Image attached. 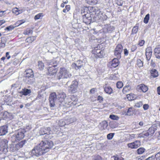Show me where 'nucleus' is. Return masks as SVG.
Masks as SVG:
<instances>
[{
    "label": "nucleus",
    "mask_w": 160,
    "mask_h": 160,
    "mask_svg": "<svg viewBox=\"0 0 160 160\" xmlns=\"http://www.w3.org/2000/svg\"><path fill=\"white\" fill-rule=\"evenodd\" d=\"M53 145V143L51 141H42L31 151V155L32 156L39 157L48 151Z\"/></svg>",
    "instance_id": "obj_1"
},
{
    "label": "nucleus",
    "mask_w": 160,
    "mask_h": 160,
    "mask_svg": "<svg viewBox=\"0 0 160 160\" xmlns=\"http://www.w3.org/2000/svg\"><path fill=\"white\" fill-rule=\"evenodd\" d=\"M8 141L6 139L0 141V151H2L4 153H6L8 152V149H9L11 151L14 152L20 148L18 143L10 145L9 148L8 147Z\"/></svg>",
    "instance_id": "obj_2"
},
{
    "label": "nucleus",
    "mask_w": 160,
    "mask_h": 160,
    "mask_svg": "<svg viewBox=\"0 0 160 160\" xmlns=\"http://www.w3.org/2000/svg\"><path fill=\"white\" fill-rule=\"evenodd\" d=\"M26 131L24 129H19L11 137L10 140L12 142H17L23 139L25 137Z\"/></svg>",
    "instance_id": "obj_3"
},
{
    "label": "nucleus",
    "mask_w": 160,
    "mask_h": 160,
    "mask_svg": "<svg viewBox=\"0 0 160 160\" xmlns=\"http://www.w3.org/2000/svg\"><path fill=\"white\" fill-rule=\"evenodd\" d=\"M71 76V74L67 68H60L59 72L58 74V79L69 78Z\"/></svg>",
    "instance_id": "obj_4"
},
{
    "label": "nucleus",
    "mask_w": 160,
    "mask_h": 160,
    "mask_svg": "<svg viewBox=\"0 0 160 160\" xmlns=\"http://www.w3.org/2000/svg\"><path fill=\"white\" fill-rule=\"evenodd\" d=\"M25 72V77L23 79L24 81L28 84H32L34 81V75L32 70L31 69H26Z\"/></svg>",
    "instance_id": "obj_5"
},
{
    "label": "nucleus",
    "mask_w": 160,
    "mask_h": 160,
    "mask_svg": "<svg viewBox=\"0 0 160 160\" xmlns=\"http://www.w3.org/2000/svg\"><path fill=\"white\" fill-rule=\"evenodd\" d=\"M40 133L41 135H45L44 138L45 139H49L51 138V136L50 135L52 133V132L49 127L41 128Z\"/></svg>",
    "instance_id": "obj_6"
},
{
    "label": "nucleus",
    "mask_w": 160,
    "mask_h": 160,
    "mask_svg": "<svg viewBox=\"0 0 160 160\" xmlns=\"http://www.w3.org/2000/svg\"><path fill=\"white\" fill-rule=\"evenodd\" d=\"M123 50V47L121 44H118L114 51V54L119 59L121 58V53Z\"/></svg>",
    "instance_id": "obj_7"
},
{
    "label": "nucleus",
    "mask_w": 160,
    "mask_h": 160,
    "mask_svg": "<svg viewBox=\"0 0 160 160\" xmlns=\"http://www.w3.org/2000/svg\"><path fill=\"white\" fill-rule=\"evenodd\" d=\"M92 53L99 58H102L104 57V53L103 51L98 49V47H96L92 51Z\"/></svg>",
    "instance_id": "obj_8"
},
{
    "label": "nucleus",
    "mask_w": 160,
    "mask_h": 160,
    "mask_svg": "<svg viewBox=\"0 0 160 160\" xmlns=\"http://www.w3.org/2000/svg\"><path fill=\"white\" fill-rule=\"evenodd\" d=\"M49 65H51V66H49L48 68V70L49 74L53 75L57 71L56 68H55V67L57 66V65L56 64L54 65V63L52 62H50Z\"/></svg>",
    "instance_id": "obj_9"
},
{
    "label": "nucleus",
    "mask_w": 160,
    "mask_h": 160,
    "mask_svg": "<svg viewBox=\"0 0 160 160\" xmlns=\"http://www.w3.org/2000/svg\"><path fill=\"white\" fill-rule=\"evenodd\" d=\"M57 98V96L56 93L53 92L51 93L49 98L50 106L51 107H53L55 105V101Z\"/></svg>",
    "instance_id": "obj_10"
},
{
    "label": "nucleus",
    "mask_w": 160,
    "mask_h": 160,
    "mask_svg": "<svg viewBox=\"0 0 160 160\" xmlns=\"http://www.w3.org/2000/svg\"><path fill=\"white\" fill-rule=\"evenodd\" d=\"M78 86V82L76 81H73L71 85H70L69 91L72 93L76 92L77 90Z\"/></svg>",
    "instance_id": "obj_11"
},
{
    "label": "nucleus",
    "mask_w": 160,
    "mask_h": 160,
    "mask_svg": "<svg viewBox=\"0 0 160 160\" xmlns=\"http://www.w3.org/2000/svg\"><path fill=\"white\" fill-rule=\"evenodd\" d=\"M141 145V142L139 141H136L133 142L128 144V148L132 149L137 148Z\"/></svg>",
    "instance_id": "obj_12"
},
{
    "label": "nucleus",
    "mask_w": 160,
    "mask_h": 160,
    "mask_svg": "<svg viewBox=\"0 0 160 160\" xmlns=\"http://www.w3.org/2000/svg\"><path fill=\"white\" fill-rule=\"evenodd\" d=\"M114 27L110 25H105L103 28V31L105 33H111L114 30Z\"/></svg>",
    "instance_id": "obj_13"
},
{
    "label": "nucleus",
    "mask_w": 160,
    "mask_h": 160,
    "mask_svg": "<svg viewBox=\"0 0 160 160\" xmlns=\"http://www.w3.org/2000/svg\"><path fill=\"white\" fill-rule=\"evenodd\" d=\"M82 61L80 60H78L76 63L72 64V67L76 70L82 67Z\"/></svg>",
    "instance_id": "obj_14"
},
{
    "label": "nucleus",
    "mask_w": 160,
    "mask_h": 160,
    "mask_svg": "<svg viewBox=\"0 0 160 160\" xmlns=\"http://www.w3.org/2000/svg\"><path fill=\"white\" fill-rule=\"evenodd\" d=\"M58 98L59 101L61 103L64 101L65 98L66 97L65 94L61 91H59L58 92Z\"/></svg>",
    "instance_id": "obj_15"
},
{
    "label": "nucleus",
    "mask_w": 160,
    "mask_h": 160,
    "mask_svg": "<svg viewBox=\"0 0 160 160\" xmlns=\"http://www.w3.org/2000/svg\"><path fill=\"white\" fill-rule=\"evenodd\" d=\"M103 88L104 89V91L105 93L109 95H110L113 92V90L109 85L106 84L103 86Z\"/></svg>",
    "instance_id": "obj_16"
},
{
    "label": "nucleus",
    "mask_w": 160,
    "mask_h": 160,
    "mask_svg": "<svg viewBox=\"0 0 160 160\" xmlns=\"http://www.w3.org/2000/svg\"><path fill=\"white\" fill-rule=\"evenodd\" d=\"M119 61L118 59L116 58H114L111 61L109 62V65H111V68H116L117 67L119 64Z\"/></svg>",
    "instance_id": "obj_17"
},
{
    "label": "nucleus",
    "mask_w": 160,
    "mask_h": 160,
    "mask_svg": "<svg viewBox=\"0 0 160 160\" xmlns=\"http://www.w3.org/2000/svg\"><path fill=\"white\" fill-rule=\"evenodd\" d=\"M8 127L6 125L0 127V136L5 135L7 133Z\"/></svg>",
    "instance_id": "obj_18"
},
{
    "label": "nucleus",
    "mask_w": 160,
    "mask_h": 160,
    "mask_svg": "<svg viewBox=\"0 0 160 160\" xmlns=\"http://www.w3.org/2000/svg\"><path fill=\"white\" fill-rule=\"evenodd\" d=\"M31 92L30 89L24 88L20 92V93L24 96H27L30 94Z\"/></svg>",
    "instance_id": "obj_19"
},
{
    "label": "nucleus",
    "mask_w": 160,
    "mask_h": 160,
    "mask_svg": "<svg viewBox=\"0 0 160 160\" xmlns=\"http://www.w3.org/2000/svg\"><path fill=\"white\" fill-rule=\"evenodd\" d=\"M154 54L156 57L158 59L160 58V48H156L154 50Z\"/></svg>",
    "instance_id": "obj_20"
},
{
    "label": "nucleus",
    "mask_w": 160,
    "mask_h": 160,
    "mask_svg": "<svg viewBox=\"0 0 160 160\" xmlns=\"http://www.w3.org/2000/svg\"><path fill=\"white\" fill-rule=\"evenodd\" d=\"M157 130L156 127H150L148 131L149 133L150 136H152L154 133L155 131Z\"/></svg>",
    "instance_id": "obj_21"
},
{
    "label": "nucleus",
    "mask_w": 160,
    "mask_h": 160,
    "mask_svg": "<svg viewBox=\"0 0 160 160\" xmlns=\"http://www.w3.org/2000/svg\"><path fill=\"white\" fill-rule=\"evenodd\" d=\"M151 76L153 78H156L157 77L158 75V72L157 70L155 69H152L150 71Z\"/></svg>",
    "instance_id": "obj_22"
},
{
    "label": "nucleus",
    "mask_w": 160,
    "mask_h": 160,
    "mask_svg": "<svg viewBox=\"0 0 160 160\" xmlns=\"http://www.w3.org/2000/svg\"><path fill=\"white\" fill-rule=\"evenodd\" d=\"M12 12L16 15H18L22 12V10H20L17 8H15L12 9Z\"/></svg>",
    "instance_id": "obj_23"
},
{
    "label": "nucleus",
    "mask_w": 160,
    "mask_h": 160,
    "mask_svg": "<svg viewBox=\"0 0 160 160\" xmlns=\"http://www.w3.org/2000/svg\"><path fill=\"white\" fill-rule=\"evenodd\" d=\"M139 25V24L137 23L136 24V25L133 28L132 31V34H135L137 33Z\"/></svg>",
    "instance_id": "obj_24"
},
{
    "label": "nucleus",
    "mask_w": 160,
    "mask_h": 160,
    "mask_svg": "<svg viewBox=\"0 0 160 160\" xmlns=\"http://www.w3.org/2000/svg\"><path fill=\"white\" fill-rule=\"evenodd\" d=\"M139 89H141L143 92H146L148 91V87L144 84H140L139 86Z\"/></svg>",
    "instance_id": "obj_25"
},
{
    "label": "nucleus",
    "mask_w": 160,
    "mask_h": 160,
    "mask_svg": "<svg viewBox=\"0 0 160 160\" xmlns=\"http://www.w3.org/2000/svg\"><path fill=\"white\" fill-rule=\"evenodd\" d=\"M36 39V38L34 37H29L27 38L26 41L29 43H31L34 41Z\"/></svg>",
    "instance_id": "obj_26"
},
{
    "label": "nucleus",
    "mask_w": 160,
    "mask_h": 160,
    "mask_svg": "<svg viewBox=\"0 0 160 160\" xmlns=\"http://www.w3.org/2000/svg\"><path fill=\"white\" fill-rule=\"evenodd\" d=\"M66 119H61L59 121L58 124L60 127H62L67 125Z\"/></svg>",
    "instance_id": "obj_27"
},
{
    "label": "nucleus",
    "mask_w": 160,
    "mask_h": 160,
    "mask_svg": "<svg viewBox=\"0 0 160 160\" xmlns=\"http://www.w3.org/2000/svg\"><path fill=\"white\" fill-rule=\"evenodd\" d=\"M110 78L112 80H117L119 78V75L118 73H114L111 76Z\"/></svg>",
    "instance_id": "obj_28"
},
{
    "label": "nucleus",
    "mask_w": 160,
    "mask_h": 160,
    "mask_svg": "<svg viewBox=\"0 0 160 160\" xmlns=\"http://www.w3.org/2000/svg\"><path fill=\"white\" fill-rule=\"evenodd\" d=\"M131 89L130 86L129 85H127L124 87L122 90V92L125 93L128 92Z\"/></svg>",
    "instance_id": "obj_29"
},
{
    "label": "nucleus",
    "mask_w": 160,
    "mask_h": 160,
    "mask_svg": "<svg viewBox=\"0 0 160 160\" xmlns=\"http://www.w3.org/2000/svg\"><path fill=\"white\" fill-rule=\"evenodd\" d=\"M101 125L103 129H105L107 128L108 124L106 121H103L101 123Z\"/></svg>",
    "instance_id": "obj_30"
},
{
    "label": "nucleus",
    "mask_w": 160,
    "mask_h": 160,
    "mask_svg": "<svg viewBox=\"0 0 160 160\" xmlns=\"http://www.w3.org/2000/svg\"><path fill=\"white\" fill-rule=\"evenodd\" d=\"M145 149L143 148H140L137 150V153L139 154H142L145 151Z\"/></svg>",
    "instance_id": "obj_31"
},
{
    "label": "nucleus",
    "mask_w": 160,
    "mask_h": 160,
    "mask_svg": "<svg viewBox=\"0 0 160 160\" xmlns=\"http://www.w3.org/2000/svg\"><path fill=\"white\" fill-rule=\"evenodd\" d=\"M149 19V14H147L145 16L144 18L143 22L145 24H147Z\"/></svg>",
    "instance_id": "obj_32"
},
{
    "label": "nucleus",
    "mask_w": 160,
    "mask_h": 160,
    "mask_svg": "<svg viewBox=\"0 0 160 160\" xmlns=\"http://www.w3.org/2000/svg\"><path fill=\"white\" fill-rule=\"evenodd\" d=\"M38 66L39 69L42 70L43 69L44 67V63L41 61L38 62Z\"/></svg>",
    "instance_id": "obj_33"
},
{
    "label": "nucleus",
    "mask_w": 160,
    "mask_h": 160,
    "mask_svg": "<svg viewBox=\"0 0 160 160\" xmlns=\"http://www.w3.org/2000/svg\"><path fill=\"white\" fill-rule=\"evenodd\" d=\"M137 65L140 68L143 66V64L142 62L140 59H138L137 60Z\"/></svg>",
    "instance_id": "obj_34"
},
{
    "label": "nucleus",
    "mask_w": 160,
    "mask_h": 160,
    "mask_svg": "<svg viewBox=\"0 0 160 160\" xmlns=\"http://www.w3.org/2000/svg\"><path fill=\"white\" fill-rule=\"evenodd\" d=\"M43 14L42 13H40L36 15L34 17V19L35 20H37L40 18L41 17L43 16Z\"/></svg>",
    "instance_id": "obj_35"
},
{
    "label": "nucleus",
    "mask_w": 160,
    "mask_h": 160,
    "mask_svg": "<svg viewBox=\"0 0 160 160\" xmlns=\"http://www.w3.org/2000/svg\"><path fill=\"white\" fill-rule=\"evenodd\" d=\"M109 118L112 120H118L119 118L118 116L113 114L110 115L109 116Z\"/></svg>",
    "instance_id": "obj_36"
},
{
    "label": "nucleus",
    "mask_w": 160,
    "mask_h": 160,
    "mask_svg": "<svg viewBox=\"0 0 160 160\" xmlns=\"http://www.w3.org/2000/svg\"><path fill=\"white\" fill-rule=\"evenodd\" d=\"M123 86V83L121 81H118L116 83L117 87L118 88H121Z\"/></svg>",
    "instance_id": "obj_37"
},
{
    "label": "nucleus",
    "mask_w": 160,
    "mask_h": 160,
    "mask_svg": "<svg viewBox=\"0 0 160 160\" xmlns=\"http://www.w3.org/2000/svg\"><path fill=\"white\" fill-rule=\"evenodd\" d=\"M142 102L139 101L135 103V106L137 108H139L142 106Z\"/></svg>",
    "instance_id": "obj_38"
},
{
    "label": "nucleus",
    "mask_w": 160,
    "mask_h": 160,
    "mask_svg": "<svg viewBox=\"0 0 160 160\" xmlns=\"http://www.w3.org/2000/svg\"><path fill=\"white\" fill-rule=\"evenodd\" d=\"M66 120L67 121V125H68L69 124L73 122L74 121L73 118H69L67 119H66Z\"/></svg>",
    "instance_id": "obj_39"
},
{
    "label": "nucleus",
    "mask_w": 160,
    "mask_h": 160,
    "mask_svg": "<svg viewBox=\"0 0 160 160\" xmlns=\"http://www.w3.org/2000/svg\"><path fill=\"white\" fill-rule=\"evenodd\" d=\"M25 22V20L24 19H22L17 21L16 23V25L17 26L20 25Z\"/></svg>",
    "instance_id": "obj_40"
},
{
    "label": "nucleus",
    "mask_w": 160,
    "mask_h": 160,
    "mask_svg": "<svg viewBox=\"0 0 160 160\" xmlns=\"http://www.w3.org/2000/svg\"><path fill=\"white\" fill-rule=\"evenodd\" d=\"M133 114V111L132 108H129L126 114L130 116Z\"/></svg>",
    "instance_id": "obj_41"
},
{
    "label": "nucleus",
    "mask_w": 160,
    "mask_h": 160,
    "mask_svg": "<svg viewBox=\"0 0 160 160\" xmlns=\"http://www.w3.org/2000/svg\"><path fill=\"white\" fill-rule=\"evenodd\" d=\"M152 49L151 47H148L146 50V53L152 54Z\"/></svg>",
    "instance_id": "obj_42"
},
{
    "label": "nucleus",
    "mask_w": 160,
    "mask_h": 160,
    "mask_svg": "<svg viewBox=\"0 0 160 160\" xmlns=\"http://www.w3.org/2000/svg\"><path fill=\"white\" fill-rule=\"evenodd\" d=\"M155 160H160V152L156 154L155 155H153Z\"/></svg>",
    "instance_id": "obj_43"
},
{
    "label": "nucleus",
    "mask_w": 160,
    "mask_h": 160,
    "mask_svg": "<svg viewBox=\"0 0 160 160\" xmlns=\"http://www.w3.org/2000/svg\"><path fill=\"white\" fill-rule=\"evenodd\" d=\"M114 134V133H110L107 135V138L108 140L111 139L113 137Z\"/></svg>",
    "instance_id": "obj_44"
},
{
    "label": "nucleus",
    "mask_w": 160,
    "mask_h": 160,
    "mask_svg": "<svg viewBox=\"0 0 160 160\" xmlns=\"http://www.w3.org/2000/svg\"><path fill=\"white\" fill-rule=\"evenodd\" d=\"M32 33V30L30 28H27L26 31V32L25 33V35H28L30 33Z\"/></svg>",
    "instance_id": "obj_45"
},
{
    "label": "nucleus",
    "mask_w": 160,
    "mask_h": 160,
    "mask_svg": "<svg viewBox=\"0 0 160 160\" xmlns=\"http://www.w3.org/2000/svg\"><path fill=\"white\" fill-rule=\"evenodd\" d=\"M152 54H148V53H146V59L148 61H149L151 58Z\"/></svg>",
    "instance_id": "obj_46"
},
{
    "label": "nucleus",
    "mask_w": 160,
    "mask_h": 160,
    "mask_svg": "<svg viewBox=\"0 0 160 160\" xmlns=\"http://www.w3.org/2000/svg\"><path fill=\"white\" fill-rule=\"evenodd\" d=\"M149 136H150V135L148 131L145 132H143L142 133V137L143 138L145 137H147Z\"/></svg>",
    "instance_id": "obj_47"
},
{
    "label": "nucleus",
    "mask_w": 160,
    "mask_h": 160,
    "mask_svg": "<svg viewBox=\"0 0 160 160\" xmlns=\"http://www.w3.org/2000/svg\"><path fill=\"white\" fill-rule=\"evenodd\" d=\"M26 141L25 140H23L21 141L20 142L18 143V144L20 146V148H21L23 147V145L25 144Z\"/></svg>",
    "instance_id": "obj_48"
},
{
    "label": "nucleus",
    "mask_w": 160,
    "mask_h": 160,
    "mask_svg": "<svg viewBox=\"0 0 160 160\" xmlns=\"http://www.w3.org/2000/svg\"><path fill=\"white\" fill-rule=\"evenodd\" d=\"M14 28V26H10L6 27L5 29L6 30H7L8 31H9L12 29H13Z\"/></svg>",
    "instance_id": "obj_49"
},
{
    "label": "nucleus",
    "mask_w": 160,
    "mask_h": 160,
    "mask_svg": "<svg viewBox=\"0 0 160 160\" xmlns=\"http://www.w3.org/2000/svg\"><path fill=\"white\" fill-rule=\"evenodd\" d=\"M113 157L114 158V160H124V159L122 158H119L117 155L116 156H113Z\"/></svg>",
    "instance_id": "obj_50"
},
{
    "label": "nucleus",
    "mask_w": 160,
    "mask_h": 160,
    "mask_svg": "<svg viewBox=\"0 0 160 160\" xmlns=\"http://www.w3.org/2000/svg\"><path fill=\"white\" fill-rule=\"evenodd\" d=\"M137 48L136 45H133L131 48V50L132 52L134 51Z\"/></svg>",
    "instance_id": "obj_51"
},
{
    "label": "nucleus",
    "mask_w": 160,
    "mask_h": 160,
    "mask_svg": "<svg viewBox=\"0 0 160 160\" xmlns=\"http://www.w3.org/2000/svg\"><path fill=\"white\" fill-rule=\"evenodd\" d=\"M145 42L143 40H140L138 42V45L140 46H142L144 43Z\"/></svg>",
    "instance_id": "obj_52"
},
{
    "label": "nucleus",
    "mask_w": 160,
    "mask_h": 160,
    "mask_svg": "<svg viewBox=\"0 0 160 160\" xmlns=\"http://www.w3.org/2000/svg\"><path fill=\"white\" fill-rule=\"evenodd\" d=\"M149 108V106L147 104H145L143 105V109L145 110H147Z\"/></svg>",
    "instance_id": "obj_53"
},
{
    "label": "nucleus",
    "mask_w": 160,
    "mask_h": 160,
    "mask_svg": "<svg viewBox=\"0 0 160 160\" xmlns=\"http://www.w3.org/2000/svg\"><path fill=\"white\" fill-rule=\"evenodd\" d=\"M87 15L85 14L84 15V17H83V19L84 20H85V19H88V20H90L91 19V17H87L86 16Z\"/></svg>",
    "instance_id": "obj_54"
},
{
    "label": "nucleus",
    "mask_w": 160,
    "mask_h": 160,
    "mask_svg": "<svg viewBox=\"0 0 160 160\" xmlns=\"http://www.w3.org/2000/svg\"><path fill=\"white\" fill-rule=\"evenodd\" d=\"M124 54L126 56H127L128 54V51L126 49H124Z\"/></svg>",
    "instance_id": "obj_55"
},
{
    "label": "nucleus",
    "mask_w": 160,
    "mask_h": 160,
    "mask_svg": "<svg viewBox=\"0 0 160 160\" xmlns=\"http://www.w3.org/2000/svg\"><path fill=\"white\" fill-rule=\"evenodd\" d=\"M70 5H66L65 6V9H66V10H67V12L68 11L70 10Z\"/></svg>",
    "instance_id": "obj_56"
},
{
    "label": "nucleus",
    "mask_w": 160,
    "mask_h": 160,
    "mask_svg": "<svg viewBox=\"0 0 160 160\" xmlns=\"http://www.w3.org/2000/svg\"><path fill=\"white\" fill-rule=\"evenodd\" d=\"M98 100H99L100 102L102 101H103V98L102 97L99 96L98 97Z\"/></svg>",
    "instance_id": "obj_57"
},
{
    "label": "nucleus",
    "mask_w": 160,
    "mask_h": 160,
    "mask_svg": "<svg viewBox=\"0 0 160 160\" xmlns=\"http://www.w3.org/2000/svg\"><path fill=\"white\" fill-rule=\"evenodd\" d=\"M9 52H7L6 53V57H7V58L8 59H9L11 57L9 55Z\"/></svg>",
    "instance_id": "obj_58"
},
{
    "label": "nucleus",
    "mask_w": 160,
    "mask_h": 160,
    "mask_svg": "<svg viewBox=\"0 0 160 160\" xmlns=\"http://www.w3.org/2000/svg\"><path fill=\"white\" fill-rule=\"evenodd\" d=\"M5 11H0V17H1L5 14Z\"/></svg>",
    "instance_id": "obj_59"
},
{
    "label": "nucleus",
    "mask_w": 160,
    "mask_h": 160,
    "mask_svg": "<svg viewBox=\"0 0 160 160\" xmlns=\"http://www.w3.org/2000/svg\"><path fill=\"white\" fill-rule=\"evenodd\" d=\"M11 87L12 88H15L17 87V85L16 84H14L12 85Z\"/></svg>",
    "instance_id": "obj_60"
},
{
    "label": "nucleus",
    "mask_w": 160,
    "mask_h": 160,
    "mask_svg": "<svg viewBox=\"0 0 160 160\" xmlns=\"http://www.w3.org/2000/svg\"><path fill=\"white\" fill-rule=\"evenodd\" d=\"M151 66H154L155 65V63L153 62V60H151Z\"/></svg>",
    "instance_id": "obj_61"
},
{
    "label": "nucleus",
    "mask_w": 160,
    "mask_h": 160,
    "mask_svg": "<svg viewBox=\"0 0 160 160\" xmlns=\"http://www.w3.org/2000/svg\"><path fill=\"white\" fill-rule=\"evenodd\" d=\"M157 92L158 94L160 95V87H158L157 88Z\"/></svg>",
    "instance_id": "obj_62"
},
{
    "label": "nucleus",
    "mask_w": 160,
    "mask_h": 160,
    "mask_svg": "<svg viewBox=\"0 0 160 160\" xmlns=\"http://www.w3.org/2000/svg\"><path fill=\"white\" fill-rule=\"evenodd\" d=\"M144 123H143V122H142V121H141V122H140L139 123V125L140 126H143L144 125Z\"/></svg>",
    "instance_id": "obj_63"
},
{
    "label": "nucleus",
    "mask_w": 160,
    "mask_h": 160,
    "mask_svg": "<svg viewBox=\"0 0 160 160\" xmlns=\"http://www.w3.org/2000/svg\"><path fill=\"white\" fill-rule=\"evenodd\" d=\"M95 90V88H92L91 89L90 92L92 93H94Z\"/></svg>",
    "instance_id": "obj_64"
}]
</instances>
